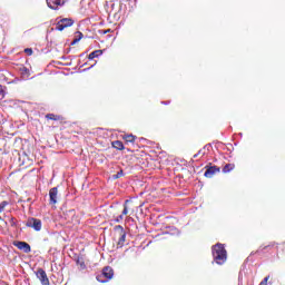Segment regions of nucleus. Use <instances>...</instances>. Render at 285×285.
<instances>
[{
	"label": "nucleus",
	"mask_w": 285,
	"mask_h": 285,
	"mask_svg": "<svg viewBox=\"0 0 285 285\" xmlns=\"http://www.w3.org/2000/svg\"><path fill=\"white\" fill-rule=\"evenodd\" d=\"M212 254L214 262L218 264L219 266L226 264V259H228V254L226 252V247H224V244L217 243L212 247Z\"/></svg>",
	"instance_id": "nucleus-1"
},
{
	"label": "nucleus",
	"mask_w": 285,
	"mask_h": 285,
	"mask_svg": "<svg viewBox=\"0 0 285 285\" xmlns=\"http://www.w3.org/2000/svg\"><path fill=\"white\" fill-rule=\"evenodd\" d=\"M135 208H137V205H135V202H132V199L125 200L121 215L114 218L116 224L124 222V215H132V213H135Z\"/></svg>",
	"instance_id": "nucleus-2"
},
{
	"label": "nucleus",
	"mask_w": 285,
	"mask_h": 285,
	"mask_svg": "<svg viewBox=\"0 0 285 285\" xmlns=\"http://www.w3.org/2000/svg\"><path fill=\"white\" fill-rule=\"evenodd\" d=\"M114 233H115V239L117 240L119 248H121V246L126 244V230L124 229V226L117 225L114 228Z\"/></svg>",
	"instance_id": "nucleus-3"
},
{
	"label": "nucleus",
	"mask_w": 285,
	"mask_h": 285,
	"mask_svg": "<svg viewBox=\"0 0 285 285\" xmlns=\"http://www.w3.org/2000/svg\"><path fill=\"white\" fill-rule=\"evenodd\" d=\"M72 26H75V20H72V18H63L57 22L56 30H58L59 32H63L66 28H70Z\"/></svg>",
	"instance_id": "nucleus-4"
},
{
	"label": "nucleus",
	"mask_w": 285,
	"mask_h": 285,
	"mask_svg": "<svg viewBox=\"0 0 285 285\" xmlns=\"http://www.w3.org/2000/svg\"><path fill=\"white\" fill-rule=\"evenodd\" d=\"M26 226L28 228H33V230L39 232L41 230L42 223H41V219L31 217V218H28Z\"/></svg>",
	"instance_id": "nucleus-5"
},
{
	"label": "nucleus",
	"mask_w": 285,
	"mask_h": 285,
	"mask_svg": "<svg viewBox=\"0 0 285 285\" xmlns=\"http://www.w3.org/2000/svg\"><path fill=\"white\" fill-rule=\"evenodd\" d=\"M205 168H206V171H205L204 176L207 177V179L215 177V175H217V173L222 171V168H219L217 166L207 165Z\"/></svg>",
	"instance_id": "nucleus-6"
},
{
	"label": "nucleus",
	"mask_w": 285,
	"mask_h": 285,
	"mask_svg": "<svg viewBox=\"0 0 285 285\" xmlns=\"http://www.w3.org/2000/svg\"><path fill=\"white\" fill-rule=\"evenodd\" d=\"M36 276L39 278L42 285H50V279L48 278V274L43 271V268H38Z\"/></svg>",
	"instance_id": "nucleus-7"
},
{
	"label": "nucleus",
	"mask_w": 285,
	"mask_h": 285,
	"mask_svg": "<svg viewBox=\"0 0 285 285\" xmlns=\"http://www.w3.org/2000/svg\"><path fill=\"white\" fill-rule=\"evenodd\" d=\"M67 0H47V6L51 10H59L62 6H66Z\"/></svg>",
	"instance_id": "nucleus-8"
},
{
	"label": "nucleus",
	"mask_w": 285,
	"mask_h": 285,
	"mask_svg": "<svg viewBox=\"0 0 285 285\" xmlns=\"http://www.w3.org/2000/svg\"><path fill=\"white\" fill-rule=\"evenodd\" d=\"M13 246H16V248H18L19 250H22L23 253H31L32 250L30 244L21 240L13 242Z\"/></svg>",
	"instance_id": "nucleus-9"
},
{
	"label": "nucleus",
	"mask_w": 285,
	"mask_h": 285,
	"mask_svg": "<svg viewBox=\"0 0 285 285\" xmlns=\"http://www.w3.org/2000/svg\"><path fill=\"white\" fill-rule=\"evenodd\" d=\"M57 195H59V189L57 187H53L49 190V204L55 205L57 204Z\"/></svg>",
	"instance_id": "nucleus-10"
},
{
	"label": "nucleus",
	"mask_w": 285,
	"mask_h": 285,
	"mask_svg": "<svg viewBox=\"0 0 285 285\" xmlns=\"http://www.w3.org/2000/svg\"><path fill=\"white\" fill-rule=\"evenodd\" d=\"M46 119H50L51 121H59L60 124H66V118L60 115H55V114H47Z\"/></svg>",
	"instance_id": "nucleus-11"
},
{
	"label": "nucleus",
	"mask_w": 285,
	"mask_h": 285,
	"mask_svg": "<svg viewBox=\"0 0 285 285\" xmlns=\"http://www.w3.org/2000/svg\"><path fill=\"white\" fill-rule=\"evenodd\" d=\"M102 276L108 281V279H112V277H115V271L112 269V267L110 266H106L105 268H102Z\"/></svg>",
	"instance_id": "nucleus-12"
},
{
	"label": "nucleus",
	"mask_w": 285,
	"mask_h": 285,
	"mask_svg": "<svg viewBox=\"0 0 285 285\" xmlns=\"http://www.w3.org/2000/svg\"><path fill=\"white\" fill-rule=\"evenodd\" d=\"M122 139L125 140L126 144H135L137 141V136L130 134V135H124Z\"/></svg>",
	"instance_id": "nucleus-13"
},
{
	"label": "nucleus",
	"mask_w": 285,
	"mask_h": 285,
	"mask_svg": "<svg viewBox=\"0 0 285 285\" xmlns=\"http://www.w3.org/2000/svg\"><path fill=\"white\" fill-rule=\"evenodd\" d=\"M101 55H104V50H95L91 53H89L88 59L92 61V59H97V57H101Z\"/></svg>",
	"instance_id": "nucleus-14"
},
{
	"label": "nucleus",
	"mask_w": 285,
	"mask_h": 285,
	"mask_svg": "<svg viewBox=\"0 0 285 285\" xmlns=\"http://www.w3.org/2000/svg\"><path fill=\"white\" fill-rule=\"evenodd\" d=\"M112 148H115L116 150H125V146L124 142L121 140H115L111 142Z\"/></svg>",
	"instance_id": "nucleus-15"
},
{
	"label": "nucleus",
	"mask_w": 285,
	"mask_h": 285,
	"mask_svg": "<svg viewBox=\"0 0 285 285\" xmlns=\"http://www.w3.org/2000/svg\"><path fill=\"white\" fill-rule=\"evenodd\" d=\"M232 170H235V164H226L223 167V173H232Z\"/></svg>",
	"instance_id": "nucleus-16"
},
{
	"label": "nucleus",
	"mask_w": 285,
	"mask_h": 285,
	"mask_svg": "<svg viewBox=\"0 0 285 285\" xmlns=\"http://www.w3.org/2000/svg\"><path fill=\"white\" fill-rule=\"evenodd\" d=\"M273 246H275V243H269L268 245H261L257 249V253H264V250L273 248Z\"/></svg>",
	"instance_id": "nucleus-17"
},
{
	"label": "nucleus",
	"mask_w": 285,
	"mask_h": 285,
	"mask_svg": "<svg viewBox=\"0 0 285 285\" xmlns=\"http://www.w3.org/2000/svg\"><path fill=\"white\" fill-rule=\"evenodd\" d=\"M76 262H77V265L80 266L82 271L86 269V262H83V258L78 257Z\"/></svg>",
	"instance_id": "nucleus-18"
},
{
	"label": "nucleus",
	"mask_w": 285,
	"mask_h": 285,
	"mask_svg": "<svg viewBox=\"0 0 285 285\" xmlns=\"http://www.w3.org/2000/svg\"><path fill=\"white\" fill-rule=\"evenodd\" d=\"M81 39H83V33H81V31H78V38H76L71 45L75 46V43H77L78 41H81Z\"/></svg>",
	"instance_id": "nucleus-19"
},
{
	"label": "nucleus",
	"mask_w": 285,
	"mask_h": 285,
	"mask_svg": "<svg viewBox=\"0 0 285 285\" xmlns=\"http://www.w3.org/2000/svg\"><path fill=\"white\" fill-rule=\"evenodd\" d=\"M9 224H10V227H11V228H16V226H17V218L11 217V218L9 219Z\"/></svg>",
	"instance_id": "nucleus-20"
},
{
	"label": "nucleus",
	"mask_w": 285,
	"mask_h": 285,
	"mask_svg": "<svg viewBox=\"0 0 285 285\" xmlns=\"http://www.w3.org/2000/svg\"><path fill=\"white\" fill-rule=\"evenodd\" d=\"M268 279H271V276H266L258 285H268Z\"/></svg>",
	"instance_id": "nucleus-21"
},
{
	"label": "nucleus",
	"mask_w": 285,
	"mask_h": 285,
	"mask_svg": "<svg viewBox=\"0 0 285 285\" xmlns=\"http://www.w3.org/2000/svg\"><path fill=\"white\" fill-rule=\"evenodd\" d=\"M24 53L28 55V57H31L32 55V48L24 49Z\"/></svg>",
	"instance_id": "nucleus-22"
},
{
	"label": "nucleus",
	"mask_w": 285,
	"mask_h": 285,
	"mask_svg": "<svg viewBox=\"0 0 285 285\" xmlns=\"http://www.w3.org/2000/svg\"><path fill=\"white\" fill-rule=\"evenodd\" d=\"M119 177H124V170L118 171L115 179H119Z\"/></svg>",
	"instance_id": "nucleus-23"
},
{
	"label": "nucleus",
	"mask_w": 285,
	"mask_h": 285,
	"mask_svg": "<svg viewBox=\"0 0 285 285\" xmlns=\"http://www.w3.org/2000/svg\"><path fill=\"white\" fill-rule=\"evenodd\" d=\"M108 32H111V30L110 29L104 30L102 35H108Z\"/></svg>",
	"instance_id": "nucleus-24"
},
{
	"label": "nucleus",
	"mask_w": 285,
	"mask_h": 285,
	"mask_svg": "<svg viewBox=\"0 0 285 285\" xmlns=\"http://www.w3.org/2000/svg\"><path fill=\"white\" fill-rule=\"evenodd\" d=\"M199 157V154L194 155V159H197Z\"/></svg>",
	"instance_id": "nucleus-25"
},
{
	"label": "nucleus",
	"mask_w": 285,
	"mask_h": 285,
	"mask_svg": "<svg viewBox=\"0 0 285 285\" xmlns=\"http://www.w3.org/2000/svg\"><path fill=\"white\" fill-rule=\"evenodd\" d=\"M71 215H75V209L69 210Z\"/></svg>",
	"instance_id": "nucleus-26"
},
{
	"label": "nucleus",
	"mask_w": 285,
	"mask_h": 285,
	"mask_svg": "<svg viewBox=\"0 0 285 285\" xmlns=\"http://www.w3.org/2000/svg\"><path fill=\"white\" fill-rule=\"evenodd\" d=\"M197 155H202V150H199V151L197 153Z\"/></svg>",
	"instance_id": "nucleus-27"
},
{
	"label": "nucleus",
	"mask_w": 285,
	"mask_h": 285,
	"mask_svg": "<svg viewBox=\"0 0 285 285\" xmlns=\"http://www.w3.org/2000/svg\"><path fill=\"white\" fill-rule=\"evenodd\" d=\"M2 90L0 89V95H1Z\"/></svg>",
	"instance_id": "nucleus-28"
}]
</instances>
